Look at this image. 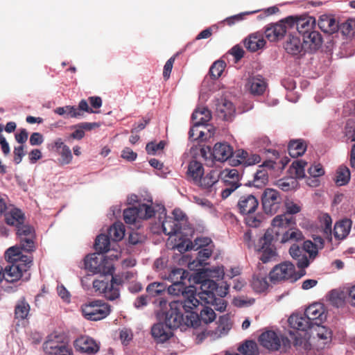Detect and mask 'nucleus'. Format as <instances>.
<instances>
[{
	"label": "nucleus",
	"instance_id": "60",
	"mask_svg": "<svg viewBox=\"0 0 355 355\" xmlns=\"http://www.w3.org/2000/svg\"><path fill=\"white\" fill-rule=\"evenodd\" d=\"M248 153L243 149L237 150L234 155L235 158L232 157L230 162L232 165L237 166L239 164L245 165V159L248 157Z\"/></svg>",
	"mask_w": 355,
	"mask_h": 355
},
{
	"label": "nucleus",
	"instance_id": "1",
	"mask_svg": "<svg viewBox=\"0 0 355 355\" xmlns=\"http://www.w3.org/2000/svg\"><path fill=\"white\" fill-rule=\"evenodd\" d=\"M180 302L173 301L170 302V309L166 313L164 322L155 324L150 333H167L166 328L170 330L180 329V331H185L189 327L197 328L199 320L197 313L187 315L185 318L179 309Z\"/></svg>",
	"mask_w": 355,
	"mask_h": 355
},
{
	"label": "nucleus",
	"instance_id": "43",
	"mask_svg": "<svg viewBox=\"0 0 355 355\" xmlns=\"http://www.w3.org/2000/svg\"><path fill=\"white\" fill-rule=\"evenodd\" d=\"M191 117L193 121H196V122H197V123L205 125L211 119V115L208 109L201 107L196 109L192 114Z\"/></svg>",
	"mask_w": 355,
	"mask_h": 355
},
{
	"label": "nucleus",
	"instance_id": "9",
	"mask_svg": "<svg viewBox=\"0 0 355 355\" xmlns=\"http://www.w3.org/2000/svg\"><path fill=\"white\" fill-rule=\"evenodd\" d=\"M261 205L267 214H276L282 206V198L279 191L276 189H265L261 194Z\"/></svg>",
	"mask_w": 355,
	"mask_h": 355
},
{
	"label": "nucleus",
	"instance_id": "2",
	"mask_svg": "<svg viewBox=\"0 0 355 355\" xmlns=\"http://www.w3.org/2000/svg\"><path fill=\"white\" fill-rule=\"evenodd\" d=\"M106 275L101 276V279H96L93 282V287L96 291L103 294L108 300L113 301L120 297L119 286L123 283V279L119 277H114L112 275L110 282L106 280Z\"/></svg>",
	"mask_w": 355,
	"mask_h": 355
},
{
	"label": "nucleus",
	"instance_id": "44",
	"mask_svg": "<svg viewBox=\"0 0 355 355\" xmlns=\"http://www.w3.org/2000/svg\"><path fill=\"white\" fill-rule=\"evenodd\" d=\"M304 237L302 232L295 226L283 233L281 241L282 243L299 241H302Z\"/></svg>",
	"mask_w": 355,
	"mask_h": 355
},
{
	"label": "nucleus",
	"instance_id": "38",
	"mask_svg": "<svg viewBox=\"0 0 355 355\" xmlns=\"http://www.w3.org/2000/svg\"><path fill=\"white\" fill-rule=\"evenodd\" d=\"M268 182V170L263 165L259 166V169L254 175L253 186L260 188L265 186Z\"/></svg>",
	"mask_w": 355,
	"mask_h": 355
},
{
	"label": "nucleus",
	"instance_id": "8",
	"mask_svg": "<svg viewBox=\"0 0 355 355\" xmlns=\"http://www.w3.org/2000/svg\"><path fill=\"white\" fill-rule=\"evenodd\" d=\"M155 211L151 205L141 204L137 207L128 208L123 211V219L127 224L134 225L140 219L153 217Z\"/></svg>",
	"mask_w": 355,
	"mask_h": 355
},
{
	"label": "nucleus",
	"instance_id": "19",
	"mask_svg": "<svg viewBox=\"0 0 355 355\" xmlns=\"http://www.w3.org/2000/svg\"><path fill=\"white\" fill-rule=\"evenodd\" d=\"M271 236L268 233H266L263 237L259 239V245L257 250L261 252L260 260L263 263L270 261L273 257H275L276 253L273 248L270 245Z\"/></svg>",
	"mask_w": 355,
	"mask_h": 355
},
{
	"label": "nucleus",
	"instance_id": "25",
	"mask_svg": "<svg viewBox=\"0 0 355 355\" xmlns=\"http://www.w3.org/2000/svg\"><path fill=\"white\" fill-rule=\"evenodd\" d=\"M245 87L252 95L260 96L266 89V83L261 76H256L248 78Z\"/></svg>",
	"mask_w": 355,
	"mask_h": 355
},
{
	"label": "nucleus",
	"instance_id": "13",
	"mask_svg": "<svg viewBox=\"0 0 355 355\" xmlns=\"http://www.w3.org/2000/svg\"><path fill=\"white\" fill-rule=\"evenodd\" d=\"M286 22L288 24L289 28L295 27L298 33L303 36L313 31L315 24V19L310 16L300 17L290 16L286 18Z\"/></svg>",
	"mask_w": 355,
	"mask_h": 355
},
{
	"label": "nucleus",
	"instance_id": "57",
	"mask_svg": "<svg viewBox=\"0 0 355 355\" xmlns=\"http://www.w3.org/2000/svg\"><path fill=\"white\" fill-rule=\"evenodd\" d=\"M226 64L224 61H216L209 69L210 75L214 78H218L225 68Z\"/></svg>",
	"mask_w": 355,
	"mask_h": 355
},
{
	"label": "nucleus",
	"instance_id": "62",
	"mask_svg": "<svg viewBox=\"0 0 355 355\" xmlns=\"http://www.w3.org/2000/svg\"><path fill=\"white\" fill-rule=\"evenodd\" d=\"M304 252L309 254L311 257L314 258L318 254V246L311 241H306L303 243Z\"/></svg>",
	"mask_w": 355,
	"mask_h": 355
},
{
	"label": "nucleus",
	"instance_id": "55",
	"mask_svg": "<svg viewBox=\"0 0 355 355\" xmlns=\"http://www.w3.org/2000/svg\"><path fill=\"white\" fill-rule=\"evenodd\" d=\"M189 286H184L183 283L172 282V284L167 288V292L173 296H183L184 292Z\"/></svg>",
	"mask_w": 355,
	"mask_h": 355
},
{
	"label": "nucleus",
	"instance_id": "51",
	"mask_svg": "<svg viewBox=\"0 0 355 355\" xmlns=\"http://www.w3.org/2000/svg\"><path fill=\"white\" fill-rule=\"evenodd\" d=\"M306 165L307 162L304 160H296L291 165V173H295L297 178H303L305 177V167Z\"/></svg>",
	"mask_w": 355,
	"mask_h": 355
},
{
	"label": "nucleus",
	"instance_id": "7",
	"mask_svg": "<svg viewBox=\"0 0 355 355\" xmlns=\"http://www.w3.org/2000/svg\"><path fill=\"white\" fill-rule=\"evenodd\" d=\"M31 266V264H29L28 262L16 261L15 263H10V265L6 266L3 270V279L10 283L15 282L21 278L27 281L31 275L28 272Z\"/></svg>",
	"mask_w": 355,
	"mask_h": 355
},
{
	"label": "nucleus",
	"instance_id": "6",
	"mask_svg": "<svg viewBox=\"0 0 355 355\" xmlns=\"http://www.w3.org/2000/svg\"><path fill=\"white\" fill-rule=\"evenodd\" d=\"M302 276L295 272V266L288 261L277 265L270 272V281L273 283L288 280L295 282Z\"/></svg>",
	"mask_w": 355,
	"mask_h": 355
},
{
	"label": "nucleus",
	"instance_id": "48",
	"mask_svg": "<svg viewBox=\"0 0 355 355\" xmlns=\"http://www.w3.org/2000/svg\"><path fill=\"white\" fill-rule=\"evenodd\" d=\"M350 180V171L346 166H340L336 172L335 182L338 186L345 185Z\"/></svg>",
	"mask_w": 355,
	"mask_h": 355
},
{
	"label": "nucleus",
	"instance_id": "21",
	"mask_svg": "<svg viewBox=\"0 0 355 355\" xmlns=\"http://www.w3.org/2000/svg\"><path fill=\"white\" fill-rule=\"evenodd\" d=\"M215 105L218 117L223 120L230 119L235 113L233 103L225 98L217 99Z\"/></svg>",
	"mask_w": 355,
	"mask_h": 355
},
{
	"label": "nucleus",
	"instance_id": "23",
	"mask_svg": "<svg viewBox=\"0 0 355 355\" xmlns=\"http://www.w3.org/2000/svg\"><path fill=\"white\" fill-rule=\"evenodd\" d=\"M215 160L223 162L231 158L233 155V149L230 145L226 142L216 143L211 153Z\"/></svg>",
	"mask_w": 355,
	"mask_h": 355
},
{
	"label": "nucleus",
	"instance_id": "37",
	"mask_svg": "<svg viewBox=\"0 0 355 355\" xmlns=\"http://www.w3.org/2000/svg\"><path fill=\"white\" fill-rule=\"evenodd\" d=\"M238 352L243 355H259V350L257 343L252 340H246L237 347Z\"/></svg>",
	"mask_w": 355,
	"mask_h": 355
},
{
	"label": "nucleus",
	"instance_id": "47",
	"mask_svg": "<svg viewBox=\"0 0 355 355\" xmlns=\"http://www.w3.org/2000/svg\"><path fill=\"white\" fill-rule=\"evenodd\" d=\"M211 243V240L208 237H197L195 239L193 242L189 241L187 244V247L184 250H198L201 248L209 247Z\"/></svg>",
	"mask_w": 355,
	"mask_h": 355
},
{
	"label": "nucleus",
	"instance_id": "12",
	"mask_svg": "<svg viewBox=\"0 0 355 355\" xmlns=\"http://www.w3.org/2000/svg\"><path fill=\"white\" fill-rule=\"evenodd\" d=\"M200 288L202 291L198 293V297L205 304H207L214 301L216 294L220 297L225 296L227 293L229 286L226 285L225 291L220 292L217 284L214 280L205 279L202 282Z\"/></svg>",
	"mask_w": 355,
	"mask_h": 355
},
{
	"label": "nucleus",
	"instance_id": "28",
	"mask_svg": "<svg viewBox=\"0 0 355 355\" xmlns=\"http://www.w3.org/2000/svg\"><path fill=\"white\" fill-rule=\"evenodd\" d=\"M220 174V171L213 169L205 176L202 175L200 181L195 182V184L204 189H210L219 180Z\"/></svg>",
	"mask_w": 355,
	"mask_h": 355
},
{
	"label": "nucleus",
	"instance_id": "31",
	"mask_svg": "<svg viewBox=\"0 0 355 355\" xmlns=\"http://www.w3.org/2000/svg\"><path fill=\"white\" fill-rule=\"evenodd\" d=\"M352 223V220L347 218L336 223L334 228V238L338 241L344 239L350 232Z\"/></svg>",
	"mask_w": 355,
	"mask_h": 355
},
{
	"label": "nucleus",
	"instance_id": "29",
	"mask_svg": "<svg viewBox=\"0 0 355 355\" xmlns=\"http://www.w3.org/2000/svg\"><path fill=\"white\" fill-rule=\"evenodd\" d=\"M244 44L248 50L255 52L265 46L266 41L261 33H255L251 34L246 38L244 41Z\"/></svg>",
	"mask_w": 355,
	"mask_h": 355
},
{
	"label": "nucleus",
	"instance_id": "35",
	"mask_svg": "<svg viewBox=\"0 0 355 355\" xmlns=\"http://www.w3.org/2000/svg\"><path fill=\"white\" fill-rule=\"evenodd\" d=\"M5 220L8 225L17 227L24 223L25 216L20 209L13 208L5 215Z\"/></svg>",
	"mask_w": 355,
	"mask_h": 355
},
{
	"label": "nucleus",
	"instance_id": "3",
	"mask_svg": "<svg viewBox=\"0 0 355 355\" xmlns=\"http://www.w3.org/2000/svg\"><path fill=\"white\" fill-rule=\"evenodd\" d=\"M85 267L94 274L103 275H113L114 268L112 261L103 256L94 253L87 256L85 259Z\"/></svg>",
	"mask_w": 355,
	"mask_h": 355
},
{
	"label": "nucleus",
	"instance_id": "39",
	"mask_svg": "<svg viewBox=\"0 0 355 355\" xmlns=\"http://www.w3.org/2000/svg\"><path fill=\"white\" fill-rule=\"evenodd\" d=\"M202 306H204V307L200 311V315L198 314V319L199 320L198 327L201 325L202 323L207 324L214 322L216 317L214 311L211 308L205 304H203Z\"/></svg>",
	"mask_w": 355,
	"mask_h": 355
},
{
	"label": "nucleus",
	"instance_id": "58",
	"mask_svg": "<svg viewBox=\"0 0 355 355\" xmlns=\"http://www.w3.org/2000/svg\"><path fill=\"white\" fill-rule=\"evenodd\" d=\"M220 178L223 180V182H225V180H228L230 182H240L239 174L238 171L236 169L220 171Z\"/></svg>",
	"mask_w": 355,
	"mask_h": 355
},
{
	"label": "nucleus",
	"instance_id": "59",
	"mask_svg": "<svg viewBox=\"0 0 355 355\" xmlns=\"http://www.w3.org/2000/svg\"><path fill=\"white\" fill-rule=\"evenodd\" d=\"M58 153L60 155V159H59L60 164L65 165L71 162L73 155L69 147L64 146V148L59 150Z\"/></svg>",
	"mask_w": 355,
	"mask_h": 355
},
{
	"label": "nucleus",
	"instance_id": "49",
	"mask_svg": "<svg viewBox=\"0 0 355 355\" xmlns=\"http://www.w3.org/2000/svg\"><path fill=\"white\" fill-rule=\"evenodd\" d=\"M166 291V286L163 282H153L146 287V292L150 297L161 295Z\"/></svg>",
	"mask_w": 355,
	"mask_h": 355
},
{
	"label": "nucleus",
	"instance_id": "27",
	"mask_svg": "<svg viewBox=\"0 0 355 355\" xmlns=\"http://www.w3.org/2000/svg\"><path fill=\"white\" fill-rule=\"evenodd\" d=\"M5 257L9 263L21 261L24 263L28 262L29 264H32V258L29 256L23 255L20 246L15 245L9 248L6 251Z\"/></svg>",
	"mask_w": 355,
	"mask_h": 355
},
{
	"label": "nucleus",
	"instance_id": "56",
	"mask_svg": "<svg viewBox=\"0 0 355 355\" xmlns=\"http://www.w3.org/2000/svg\"><path fill=\"white\" fill-rule=\"evenodd\" d=\"M245 215V222L249 227H258L262 223L263 216L261 214H247Z\"/></svg>",
	"mask_w": 355,
	"mask_h": 355
},
{
	"label": "nucleus",
	"instance_id": "11",
	"mask_svg": "<svg viewBox=\"0 0 355 355\" xmlns=\"http://www.w3.org/2000/svg\"><path fill=\"white\" fill-rule=\"evenodd\" d=\"M67 343L66 334H49L43 344V349L49 355H58L67 352Z\"/></svg>",
	"mask_w": 355,
	"mask_h": 355
},
{
	"label": "nucleus",
	"instance_id": "20",
	"mask_svg": "<svg viewBox=\"0 0 355 355\" xmlns=\"http://www.w3.org/2000/svg\"><path fill=\"white\" fill-rule=\"evenodd\" d=\"M288 322L291 328L298 331H306L309 329L318 331V329L313 328L305 313L304 315H291L288 319Z\"/></svg>",
	"mask_w": 355,
	"mask_h": 355
},
{
	"label": "nucleus",
	"instance_id": "22",
	"mask_svg": "<svg viewBox=\"0 0 355 355\" xmlns=\"http://www.w3.org/2000/svg\"><path fill=\"white\" fill-rule=\"evenodd\" d=\"M74 347L77 351L88 354H94L99 349L92 338L85 335H81L74 341Z\"/></svg>",
	"mask_w": 355,
	"mask_h": 355
},
{
	"label": "nucleus",
	"instance_id": "4",
	"mask_svg": "<svg viewBox=\"0 0 355 355\" xmlns=\"http://www.w3.org/2000/svg\"><path fill=\"white\" fill-rule=\"evenodd\" d=\"M295 347H302L306 350L310 349L312 345L318 348H323L331 340V334H315L311 338V334H290Z\"/></svg>",
	"mask_w": 355,
	"mask_h": 355
},
{
	"label": "nucleus",
	"instance_id": "61",
	"mask_svg": "<svg viewBox=\"0 0 355 355\" xmlns=\"http://www.w3.org/2000/svg\"><path fill=\"white\" fill-rule=\"evenodd\" d=\"M17 234L21 238H28V237H33V229L32 227L29 225H24L22 223V225H19L17 227Z\"/></svg>",
	"mask_w": 355,
	"mask_h": 355
},
{
	"label": "nucleus",
	"instance_id": "24",
	"mask_svg": "<svg viewBox=\"0 0 355 355\" xmlns=\"http://www.w3.org/2000/svg\"><path fill=\"white\" fill-rule=\"evenodd\" d=\"M302 42L305 51L313 52L321 46L322 39L318 31H313L302 36Z\"/></svg>",
	"mask_w": 355,
	"mask_h": 355
},
{
	"label": "nucleus",
	"instance_id": "16",
	"mask_svg": "<svg viewBox=\"0 0 355 355\" xmlns=\"http://www.w3.org/2000/svg\"><path fill=\"white\" fill-rule=\"evenodd\" d=\"M260 345L270 351L278 350L282 344L286 346L289 344V340L279 334H260L259 338Z\"/></svg>",
	"mask_w": 355,
	"mask_h": 355
},
{
	"label": "nucleus",
	"instance_id": "36",
	"mask_svg": "<svg viewBox=\"0 0 355 355\" xmlns=\"http://www.w3.org/2000/svg\"><path fill=\"white\" fill-rule=\"evenodd\" d=\"M180 224L172 217H166L162 222V230L166 235L171 237L176 235L180 230Z\"/></svg>",
	"mask_w": 355,
	"mask_h": 355
},
{
	"label": "nucleus",
	"instance_id": "41",
	"mask_svg": "<svg viewBox=\"0 0 355 355\" xmlns=\"http://www.w3.org/2000/svg\"><path fill=\"white\" fill-rule=\"evenodd\" d=\"M54 112L58 115L71 118L80 119L84 115L80 111H78L76 107L71 105L57 107Z\"/></svg>",
	"mask_w": 355,
	"mask_h": 355
},
{
	"label": "nucleus",
	"instance_id": "33",
	"mask_svg": "<svg viewBox=\"0 0 355 355\" xmlns=\"http://www.w3.org/2000/svg\"><path fill=\"white\" fill-rule=\"evenodd\" d=\"M251 286L257 293L264 292L268 286L266 279V270L263 269L258 274H254L252 277Z\"/></svg>",
	"mask_w": 355,
	"mask_h": 355
},
{
	"label": "nucleus",
	"instance_id": "46",
	"mask_svg": "<svg viewBox=\"0 0 355 355\" xmlns=\"http://www.w3.org/2000/svg\"><path fill=\"white\" fill-rule=\"evenodd\" d=\"M109 236L114 241H121L125 236V226L122 223H115L108 230Z\"/></svg>",
	"mask_w": 355,
	"mask_h": 355
},
{
	"label": "nucleus",
	"instance_id": "15",
	"mask_svg": "<svg viewBox=\"0 0 355 355\" xmlns=\"http://www.w3.org/2000/svg\"><path fill=\"white\" fill-rule=\"evenodd\" d=\"M272 231L277 235L283 234L288 229L296 225L295 217L286 214L276 216L272 220Z\"/></svg>",
	"mask_w": 355,
	"mask_h": 355
},
{
	"label": "nucleus",
	"instance_id": "64",
	"mask_svg": "<svg viewBox=\"0 0 355 355\" xmlns=\"http://www.w3.org/2000/svg\"><path fill=\"white\" fill-rule=\"evenodd\" d=\"M20 248L21 250L26 252H31L34 250L35 245L32 237L21 238L20 239Z\"/></svg>",
	"mask_w": 355,
	"mask_h": 355
},
{
	"label": "nucleus",
	"instance_id": "42",
	"mask_svg": "<svg viewBox=\"0 0 355 355\" xmlns=\"http://www.w3.org/2000/svg\"><path fill=\"white\" fill-rule=\"evenodd\" d=\"M306 146L301 140L291 141L288 146L289 155L293 157L302 156L306 151Z\"/></svg>",
	"mask_w": 355,
	"mask_h": 355
},
{
	"label": "nucleus",
	"instance_id": "10",
	"mask_svg": "<svg viewBox=\"0 0 355 355\" xmlns=\"http://www.w3.org/2000/svg\"><path fill=\"white\" fill-rule=\"evenodd\" d=\"M305 314L309 318V320L313 326V328L318 329V331L323 330L327 332V328L324 324L326 322L327 313L324 307L320 303H315L305 310Z\"/></svg>",
	"mask_w": 355,
	"mask_h": 355
},
{
	"label": "nucleus",
	"instance_id": "40",
	"mask_svg": "<svg viewBox=\"0 0 355 355\" xmlns=\"http://www.w3.org/2000/svg\"><path fill=\"white\" fill-rule=\"evenodd\" d=\"M30 312V305L26 302L24 297L20 298L16 305L15 309V317L18 319L24 320L28 315Z\"/></svg>",
	"mask_w": 355,
	"mask_h": 355
},
{
	"label": "nucleus",
	"instance_id": "45",
	"mask_svg": "<svg viewBox=\"0 0 355 355\" xmlns=\"http://www.w3.org/2000/svg\"><path fill=\"white\" fill-rule=\"evenodd\" d=\"M110 236L101 234L96 239L94 248L98 254H101L110 250Z\"/></svg>",
	"mask_w": 355,
	"mask_h": 355
},
{
	"label": "nucleus",
	"instance_id": "52",
	"mask_svg": "<svg viewBox=\"0 0 355 355\" xmlns=\"http://www.w3.org/2000/svg\"><path fill=\"white\" fill-rule=\"evenodd\" d=\"M225 188L221 191V197L223 199L228 198L233 192L241 187V184L236 182H230L225 180L223 182Z\"/></svg>",
	"mask_w": 355,
	"mask_h": 355
},
{
	"label": "nucleus",
	"instance_id": "26",
	"mask_svg": "<svg viewBox=\"0 0 355 355\" xmlns=\"http://www.w3.org/2000/svg\"><path fill=\"white\" fill-rule=\"evenodd\" d=\"M284 49L289 54L296 55L305 51L303 42L300 37L297 35H289L284 44Z\"/></svg>",
	"mask_w": 355,
	"mask_h": 355
},
{
	"label": "nucleus",
	"instance_id": "32",
	"mask_svg": "<svg viewBox=\"0 0 355 355\" xmlns=\"http://www.w3.org/2000/svg\"><path fill=\"white\" fill-rule=\"evenodd\" d=\"M203 174L204 168L202 163L195 159L191 160L188 165L187 178L195 184V182L200 181V178H202Z\"/></svg>",
	"mask_w": 355,
	"mask_h": 355
},
{
	"label": "nucleus",
	"instance_id": "18",
	"mask_svg": "<svg viewBox=\"0 0 355 355\" xmlns=\"http://www.w3.org/2000/svg\"><path fill=\"white\" fill-rule=\"evenodd\" d=\"M288 29H290L289 26L286 22V19H284L279 23L268 26L265 30V35L268 40L274 42L282 38Z\"/></svg>",
	"mask_w": 355,
	"mask_h": 355
},
{
	"label": "nucleus",
	"instance_id": "63",
	"mask_svg": "<svg viewBox=\"0 0 355 355\" xmlns=\"http://www.w3.org/2000/svg\"><path fill=\"white\" fill-rule=\"evenodd\" d=\"M285 207L286 211L284 214L290 216L297 214L301 211V207L290 200L285 201Z\"/></svg>",
	"mask_w": 355,
	"mask_h": 355
},
{
	"label": "nucleus",
	"instance_id": "34",
	"mask_svg": "<svg viewBox=\"0 0 355 355\" xmlns=\"http://www.w3.org/2000/svg\"><path fill=\"white\" fill-rule=\"evenodd\" d=\"M318 26L323 32L327 33H334L338 29V25L335 19L327 15L320 17Z\"/></svg>",
	"mask_w": 355,
	"mask_h": 355
},
{
	"label": "nucleus",
	"instance_id": "53",
	"mask_svg": "<svg viewBox=\"0 0 355 355\" xmlns=\"http://www.w3.org/2000/svg\"><path fill=\"white\" fill-rule=\"evenodd\" d=\"M187 272L182 268H175L171 271L168 279L171 282L183 283L187 277Z\"/></svg>",
	"mask_w": 355,
	"mask_h": 355
},
{
	"label": "nucleus",
	"instance_id": "17",
	"mask_svg": "<svg viewBox=\"0 0 355 355\" xmlns=\"http://www.w3.org/2000/svg\"><path fill=\"white\" fill-rule=\"evenodd\" d=\"M259 206V201L252 194L241 195L237 202V208L243 214H254Z\"/></svg>",
	"mask_w": 355,
	"mask_h": 355
},
{
	"label": "nucleus",
	"instance_id": "14",
	"mask_svg": "<svg viewBox=\"0 0 355 355\" xmlns=\"http://www.w3.org/2000/svg\"><path fill=\"white\" fill-rule=\"evenodd\" d=\"M182 298L181 300H178L180 302L179 309L182 307L185 312L190 313V314L195 313L193 311L200 304H205L199 297H196V291L193 286H189L186 288Z\"/></svg>",
	"mask_w": 355,
	"mask_h": 355
},
{
	"label": "nucleus",
	"instance_id": "50",
	"mask_svg": "<svg viewBox=\"0 0 355 355\" xmlns=\"http://www.w3.org/2000/svg\"><path fill=\"white\" fill-rule=\"evenodd\" d=\"M331 223V218L328 214L322 216V236L329 242L332 241Z\"/></svg>",
	"mask_w": 355,
	"mask_h": 355
},
{
	"label": "nucleus",
	"instance_id": "54",
	"mask_svg": "<svg viewBox=\"0 0 355 355\" xmlns=\"http://www.w3.org/2000/svg\"><path fill=\"white\" fill-rule=\"evenodd\" d=\"M343 35L353 37L355 35V19H348L340 27Z\"/></svg>",
	"mask_w": 355,
	"mask_h": 355
},
{
	"label": "nucleus",
	"instance_id": "30",
	"mask_svg": "<svg viewBox=\"0 0 355 355\" xmlns=\"http://www.w3.org/2000/svg\"><path fill=\"white\" fill-rule=\"evenodd\" d=\"M289 253L293 259L297 260V265L300 268H306L309 265V261L304 252L303 248L293 244L289 249Z\"/></svg>",
	"mask_w": 355,
	"mask_h": 355
},
{
	"label": "nucleus",
	"instance_id": "5",
	"mask_svg": "<svg viewBox=\"0 0 355 355\" xmlns=\"http://www.w3.org/2000/svg\"><path fill=\"white\" fill-rule=\"evenodd\" d=\"M83 316L89 320L97 321L106 318L110 313V306L97 300L85 304L81 308Z\"/></svg>",
	"mask_w": 355,
	"mask_h": 355
}]
</instances>
